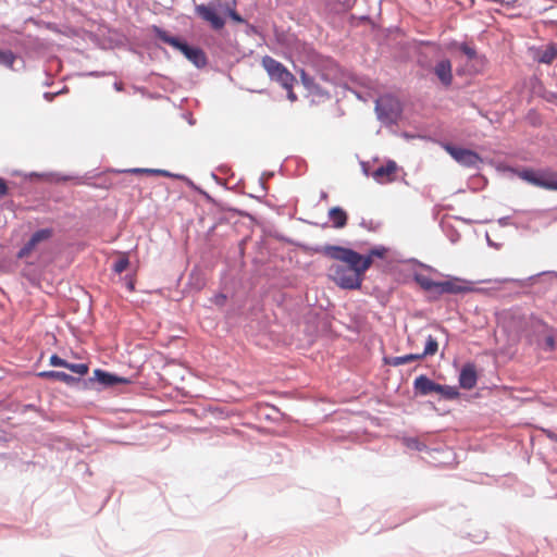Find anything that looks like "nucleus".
<instances>
[{
    "label": "nucleus",
    "instance_id": "obj_10",
    "mask_svg": "<svg viewBox=\"0 0 557 557\" xmlns=\"http://www.w3.org/2000/svg\"><path fill=\"white\" fill-rule=\"evenodd\" d=\"M413 386L416 392L421 395H429L441 389V384L433 382L425 375L418 376L413 382Z\"/></svg>",
    "mask_w": 557,
    "mask_h": 557
},
{
    "label": "nucleus",
    "instance_id": "obj_11",
    "mask_svg": "<svg viewBox=\"0 0 557 557\" xmlns=\"http://www.w3.org/2000/svg\"><path fill=\"white\" fill-rule=\"evenodd\" d=\"M524 322V317L516 311H504L499 315V324L506 329L521 327Z\"/></svg>",
    "mask_w": 557,
    "mask_h": 557
},
{
    "label": "nucleus",
    "instance_id": "obj_23",
    "mask_svg": "<svg viewBox=\"0 0 557 557\" xmlns=\"http://www.w3.org/2000/svg\"><path fill=\"white\" fill-rule=\"evenodd\" d=\"M129 172L145 173V174H150V175H160V176H165V177L172 176V174L169 171L159 170V169H132V170H129Z\"/></svg>",
    "mask_w": 557,
    "mask_h": 557
},
{
    "label": "nucleus",
    "instance_id": "obj_21",
    "mask_svg": "<svg viewBox=\"0 0 557 557\" xmlns=\"http://www.w3.org/2000/svg\"><path fill=\"white\" fill-rule=\"evenodd\" d=\"M436 394H440L445 399H455L459 396L457 388L448 385H441V389Z\"/></svg>",
    "mask_w": 557,
    "mask_h": 557
},
{
    "label": "nucleus",
    "instance_id": "obj_5",
    "mask_svg": "<svg viewBox=\"0 0 557 557\" xmlns=\"http://www.w3.org/2000/svg\"><path fill=\"white\" fill-rule=\"evenodd\" d=\"M375 111L382 122L394 123L401 113V104L397 98L384 95L375 101Z\"/></svg>",
    "mask_w": 557,
    "mask_h": 557
},
{
    "label": "nucleus",
    "instance_id": "obj_4",
    "mask_svg": "<svg viewBox=\"0 0 557 557\" xmlns=\"http://www.w3.org/2000/svg\"><path fill=\"white\" fill-rule=\"evenodd\" d=\"M518 176L531 185L548 190H557V173L548 170L527 169L520 171Z\"/></svg>",
    "mask_w": 557,
    "mask_h": 557
},
{
    "label": "nucleus",
    "instance_id": "obj_28",
    "mask_svg": "<svg viewBox=\"0 0 557 557\" xmlns=\"http://www.w3.org/2000/svg\"><path fill=\"white\" fill-rule=\"evenodd\" d=\"M386 253V249L384 247L373 248L370 250L369 255L363 256V258H370L373 261V258H383Z\"/></svg>",
    "mask_w": 557,
    "mask_h": 557
},
{
    "label": "nucleus",
    "instance_id": "obj_7",
    "mask_svg": "<svg viewBox=\"0 0 557 557\" xmlns=\"http://www.w3.org/2000/svg\"><path fill=\"white\" fill-rule=\"evenodd\" d=\"M196 13L203 21L210 23L213 29H221L224 27V20L216 13V11L210 5L199 4L196 7Z\"/></svg>",
    "mask_w": 557,
    "mask_h": 557
},
{
    "label": "nucleus",
    "instance_id": "obj_2",
    "mask_svg": "<svg viewBox=\"0 0 557 557\" xmlns=\"http://www.w3.org/2000/svg\"><path fill=\"white\" fill-rule=\"evenodd\" d=\"M156 36L163 42L172 46L173 48L180 50L189 61H191L196 66L200 67L206 64V54L199 48L190 47L186 42L182 41L177 37L171 36L168 32L153 27Z\"/></svg>",
    "mask_w": 557,
    "mask_h": 557
},
{
    "label": "nucleus",
    "instance_id": "obj_12",
    "mask_svg": "<svg viewBox=\"0 0 557 557\" xmlns=\"http://www.w3.org/2000/svg\"><path fill=\"white\" fill-rule=\"evenodd\" d=\"M397 171V165L394 161H388L386 164L377 168L373 172V177L379 183L392 182Z\"/></svg>",
    "mask_w": 557,
    "mask_h": 557
},
{
    "label": "nucleus",
    "instance_id": "obj_1",
    "mask_svg": "<svg viewBox=\"0 0 557 557\" xmlns=\"http://www.w3.org/2000/svg\"><path fill=\"white\" fill-rule=\"evenodd\" d=\"M315 252L338 261L330 267L329 275L337 286L344 289H359L364 273L372 265L370 258H363L359 252L341 246L325 245L317 248Z\"/></svg>",
    "mask_w": 557,
    "mask_h": 557
},
{
    "label": "nucleus",
    "instance_id": "obj_15",
    "mask_svg": "<svg viewBox=\"0 0 557 557\" xmlns=\"http://www.w3.org/2000/svg\"><path fill=\"white\" fill-rule=\"evenodd\" d=\"M37 375L46 380L61 381L67 385H72L78 381V379L62 371H41Z\"/></svg>",
    "mask_w": 557,
    "mask_h": 557
},
{
    "label": "nucleus",
    "instance_id": "obj_29",
    "mask_svg": "<svg viewBox=\"0 0 557 557\" xmlns=\"http://www.w3.org/2000/svg\"><path fill=\"white\" fill-rule=\"evenodd\" d=\"M543 348L548 351H553L556 348V341L552 334L545 336Z\"/></svg>",
    "mask_w": 557,
    "mask_h": 557
},
{
    "label": "nucleus",
    "instance_id": "obj_16",
    "mask_svg": "<svg viewBox=\"0 0 557 557\" xmlns=\"http://www.w3.org/2000/svg\"><path fill=\"white\" fill-rule=\"evenodd\" d=\"M557 58V45L550 44L536 52L535 59L540 63L550 64Z\"/></svg>",
    "mask_w": 557,
    "mask_h": 557
},
{
    "label": "nucleus",
    "instance_id": "obj_6",
    "mask_svg": "<svg viewBox=\"0 0 557 557\" xmlns=\"http://www.w3.org/2000/svg\"><path fill=\"white\" fill-rule=\"evenodd\" d=\"M445 150L456 160L459 164L466 168L479 169L482 163V158L474 151L454 145H445Z\"/></svg>",
    "mask_w": 557,
    "mask_h": 557
},
{
    "label": "nucleus",
    "instance_id": "obj_19",
    "mask_svg": "<svg viewBox=\"0 0 557 557\" xmlns=\"http://www.w3.org/2000/svg\"><path fill=\"white\" fill-rule=\"evenodd\" d=\"M414 280L420 285V287L423 288L424 290L437 293L438 282L433 281L428 275L417 274Z\"/></svg>",
    "mask_w": 557,
    "mask_h": 557
},
{
    "label": "nucleus",
    "instance_id": "obj_20",
    "mask_svg": "<svg viewBox=\"0 0 557 557\" xmlns=\"http://www.w3.org/2000/svg\"><path fill=\"white\" fill-rule=\"evenodd\" d=\"M438 350V343L435 337L429 335L426 338L424 350L420 354L423 358L426 356H434Z\"/></svg>",
    "mask_w": 557,
    "mask_h": 557
},
{
    "label": "nucleus",
    "instance_id": "obj_35",
    "mask_svg": "<svg viewBox=\"0 0 557 557\" xmlns=\"http://www.w3.org/2000/svg\"><path fill=\"white\" fill-rule=\"evenodd\" d=\"M225 299H226V297L224 295H219V296H216V301L215 302L218 305H223L225 302Z\"/></svg>",
    "mask_w": 557,
    "mask_h": 557
},
{
    "label": "nucleus",
    "instance_id": "obj_14",
    "mask_svg": "<svg viewBox=\"0 0 557 557\" xmlns=\"http://www.w3.org/2000/svg\"><path fill=\"white\" fill-rule=\"evenodd\" d=\"M327 215L333 227L343 228L347 225L348 214L343 208L333 207L329 210Z\"/></svg>",
    "mask_w": 557,
    "mask_h": 557
},
{
    "label": "nucleus",
    "instance_id": "obj_31",
    "mask_svg": "<svg viewBox=\"0 0 557 557\" xmlns=\"http://www.w3.org/2000/svg\"><path fill=\"white\" fill-rule=\"evenodd\" d=\"M460 50L468 57V59H474L476 57V51L472 47L468 45H462Z\"/></svg>",
    "mask_w": 557,
    "mask_h": 557
},
{
    "label": "nucleus",
    "instance_id": "obj_18",
    "mask_svg": "<svg viewBox=\"0 0 557 557\" xmlns=\"http://www.w3.org/2000/svg\"><path fill=\"white\" fill-rule=\"evenodd\" d=\"M94 374H95V377L98 380V382H100L101 384H104L107 386H112V385H115L119 383L127 382L126 379L115 376L111 373H108V372L99 370V369L95 370Z\"/></svg>",
    "mask_w": 557,
    "mask_h": 557
},
{
    "label": "nucleus",
    "instance_id": "obj_34",
    "mask_svg": "<svg viewBox=\"0 0 557 557\" xmlns=\"http://www.w3.org/2000/svg\"><path fill=\"white\" fill-rule=\"evenodd\" d=\"M231 16L234 21L243 22V18L235 11L231 12Z\"/></svg>",
    "mask_w": 557,
    "mask_h": 557
},
{
    "label": "nucleus",
    "instance_id": "obj_24",
    "mask_svg": "<svg viewBox=\"0 0 557 557\" xmlns=\"http://www.w3.org/2000/svg\"><path fill=\"white\" fill-rule=\"evenodd\" d=\"M129 265V260L126 255H122L113 264V270L115 273L121 274L124 272Z\"/></svg>",
    "mask_w": 557,
    "mask_h": 557
},
{
    "label": "nucleus",
    "instance_id": "obj_8",
    "mask_svg": "<svg viewBox=\"0 0 557 557\" xmlns=\"http://www.w3.org/2000/svg\"><path fill=\"white\" fill-rule=\"evenodd\" d=\"M469 287L460 278L454 277L446 281H440L437 284V294H462L468 292Z\"/></svg>",
    "mask_w": 557,
    "mask_h": 557
},
{
    "label": "nucleus",
    "instance_id": "obj_26",
    "mask_svg": "<svg viewBox=\"0 0 557 557\" xmlns=\"http://www.w3.org/2000/svg\"><path fill=\"white\" fill-rule=\"evenodd\" d=\"M66 369L70 371L78 374V375H85L88 373V366L85 363H70L67 362V366H65Z\"/></svg>",
    "mask_w": 557,
    "mask_h": 557
},
{
    "label": "nucleus",
    "instance_id": "obj_27",
    "mask_svg": "<svg viewBox=\"0 0 557 557\" xmlns=\"http://www.w3.org/2000/svg\"><path fill=\"white\" fill-rule=\"evenodd\" d=\"M36 246L37 245L29 238V240L17 252V258L23 259L28 257Z\"/></svg>",
    "mask_w": 557,
    "mask_h": 557
},
{
    "label": "nucleus",
    "instance_id": "obj_13",
    "mask_svg": "<svg viewBox=\"0 0 557 557\" xmlns=\"http://www.w3.org/2000/svg\"><path fill=\"white\" fill-rule=\"evenodd\" d=\"M436 76L445 85L449 86L453 81L451 63L449 60L440 61L434 69Z\"/></svg>",
    "mask_w": 557,
    "mask_h": 557
},
{
    "label": "nucleus",
    "instance_id": "obj_25",
    "mask_svg": "<svg viewBox=\"0 0 557 557\" xmlns=\"http://www.w3.org/2000/svg\"><path fill=\"white\" fill-rule=\"evenodd\" d=\"M14 61L15 57L10 50H0V64L12 67Z\"/></svg>",
    "mask_w": 557,
    "mask_h": 557
},
{
    "label": "nucleus",
    "instance_id": "obj_9",
    "mask_svg": "<svg viewBox=\"0 0 557 557\" xmlns=\"http://www.w3.org/2000/svg\"><path fill=\"white\" fill-rule=\"evenodd\" d=\"M478 374L475 366L472 363H467L461 369L459 375V384L465 389H472L476 385Z\"/></svg>",
    "mask_w": 557,
    "mask_h": 557
},
{
    "label": "nucleus",
    "instance_id": "obj_3",
    "mask_svg": "<svg viewBox=\"0 0 557 557\" xmlns=\"http://www.w3.org/2000/svg\"><path fill=\"white\" fill-rule=\"evenodd\" d=\"M261 64L270 78L278 83L283 88H288L296 83V77L287 67L272 57L264 55Z\"/></svg>",
    "mask_w": 557,
    "mask_h": 557
},
{
    "label": "nucleus",
    "instance_id": "obj_30",
    "mask_svg": "<svg viewBox=\"0 0 557 557\" xmlns=\"http://www.w3.org/2000/svg\"><path fill=\"white\" fill-rule=\"evenodd\" d=\"M49 363L52 366V367H62V368H65V366H67V361L62 359L61 357H59L58 355H52L50 357V360H49Z\"/></svg>",
    "mask_w": 557,
    "mask_h": 557
},
{
    "label": "nucleus",
    "instance_id": "obj_33",
    "mask_svg": "<svg viewBox=\"0 0 557 557\" xmlns=\"http://www.w3.org/2000/svg\"><path fill=\"white\" fill-rule=\"evenodd\" d=\"M294 85H290V87L285 88L287 90V97L290 101H295L297 99L295 92L293 91Z\"/></svg>",
    "mask_w": 557,
    "mask_h": 557
},
{
    "label": "nucleus",
    "instance_id": "obj_22",
    "mask_svg": "<svg viewBox=\"0 0 557 557\" xmlns=\"http://www.w3.org/2000/svg\"><path fill=\"white\" fill-rule=\"evenodd\" d=\"M52 236V231L50 228H42L35 232L30 239L38 245L39 243L49 239Z\"/></svg>",
    "mask_w": 557,
    "mask_h": 557
},
{
    "label": "nucleus",
    "instance_id": "obj_32",
    "mask_svg": "<svg viewBox=\"0 0 557 557\" xmlns=\"http://www.w3.org/2000/svg\"><path fill=\"white\" fill-rule=\"evenodd\" d=\"M8 185L7 182L0 177V197L5 196L8 194Z\"/></svg>",
    "mask_w": 557,
    "mask_h": 557
},
{
    "label": "nucleus",
    "instance_id": "obj_17",
    "mask_svg": "<svg viewBox=\"0 0 557 557\" xmlns=\"http://www.w3.org/2000/svg\"><path fill=\"white\" fill-rule=\"evenodd\" d=\"M423 359V355L408 354L399 357H387L384 359L385 363L393 367H399L401 364L410 363Z\"/></svg>",
    "mask_w": 557,
    "mask_h": 557
}]
</instances>
